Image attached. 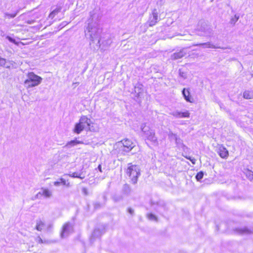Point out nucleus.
<instances>
[{
  "mask_svg": "<svg viewBox=\"0 0 253 253\" xmlns=\"http://www.w3.org/2000/svg\"><path fill=\"white\" fill-rule=\"evenodd\" d=\"M51 196L52 192L49 190L42 188L35 196V199H41L42 196H44L45 198H50Z\"/></svg>",
  "mask_w": 253,
  "mask_h": 253,
  "instance_id": "obj_9",
  "label": "nucleus"
},
{
  "mask_svg": "<svg viewBox=\"0 0 253 253\" xmlns=\"http://www.w3.org/2000/svg\"><path fill=\"white\" fill-rule=\"evenodd\" d=\"M170 114L176 118H181V112H180L178 111H175L171 112L170 113Z\"/></svg>",
  "mask_w": 253,
  "mask_h": 253,
  "instance_id": "obj_29",
  "label": "nucleus"
},
{
  "mask_svg": "<svg viewBox=\"0 0 253 253\" xmlns=\"http://www.w3.org/2000/svg\"><path fill=\"white\" fill-rule=\"evenodd\" d=\"M66 24H67V23H66V22H63V23H62V25L63 26H64L66 25Z\"/></svg>",
  "mask_w": 253,
  "mask_h": 253,
  "instance_id": "obj_47",
  "label": "nucleus"
},
{
  "mask_svg": "<svg viewBox=\"0 0 253 253\" xmlns=\"http://www.w3.org/2000/svg\"><path fill=\"white\" fill-rule=\"evenodd\" d=\"M104 233L103 230H101L99 228H95L90 238V242L91 243L93 242L94 240L96 238H98L101 237V236Z\"/></svg>",
  "mask_w": 253,
  "mask_h": 253,
  "instance_id": "obj_14",
  "label": "nucleus"
},
{
  "mask_svg": "<svg viewBox=\"0 0 253 253\" xmlns=\"http://www.w3.org/2000/svg\"><path fill=\"white\" fill-rule=\"evenodd\" d=\"M200 27L198 30L204 33L203 35L211 37L213 35V31L211 25L205 21H200Z\"/></svg>",
  "mask_w": 253,
  "mask_h": 253,
  "instance_id": "obj_7",
  "label": "nucleus"
},
{
  "mask_svg": "<svg viewBox=\"0 0 253 253\" xmlns=\"http://www.w3.org/2000/svg\"><path fill=\"white\" fill-rule=\"evenodd\" d=\"M97 169H98V170H99L100 172H102V168H101V165H99V166H98Z\"/></svg>",
  "mask_w": 253,
  "mask_h": 253,
  "instance_id": "obj_45",
  "label": "nucleus"
},
{
  "mask_svg": "<svg viewBox=\"0 0 253 253\" xmlns=\"http://www.w3.org/2000/svg\"><path fill=\"white\" fill-rule=\"evenodd\" d=\"M189 90V88H184L182 90V94L184 98L187 102L193 103L194 102V99L190 95Z\"/></svg>",
  "mask_w": 253,
  "mask_h": 253,
  "instance_id": "obj_12",
  "label": "nucleus"
},
{
  "mask_svg": "<svg viewBox=\"0 0 253 253\" xmlns=\"http://www.w3.org/2000/svg\"><path fill=\"white\" fill-rule=\"evenodd\" d=\"M131 192V189L130 187L128 184L124 185L122 188V193L124 195L126 196H128L130 195Z\"/></svg>",
  "mask_w": 253,
  "mask_h": 253,
  "instance_id": "obj_20",
  "label": "nucleus"
},
{
  "mask_svg": "<svg viewBox=\"0 0 253 253\" xmlns=\"http://www.w3.org/2000/svg\"><path fill=\"white\" fill-rule=\"evenodd\" d=\"M61 10V7L59 6L57 8H56L54 10H53L52 11L53 12V13L57 14L59 12H60Z\"/></svg>",
  "mask_w": 253,
  "mask_h": 253,
  "instance_id": "obj_37",
  "label": "nucleus"
},
{
  "mask_svg": "<svg viewBox=\"0 0 253 253\" xmlns=\"http://www.w3.org/2000/svg\"><path fill=\"white\" fill-rule=\"evenodd\" d=\"M158 21V13L156 9H154L152 12V16L149 17L148 21L149 26H153Z\"/></svg>",
  "mask_w": 253,
  "mask_h": 253,
  "instance_id": "obj_11",
  "label": "nucleus"
},
{
  "mask_svg": "<svg viewBox=\"0 0 253 253\" xmlns=\"http://www.w3.org/2000/svg\"><path fill=\"white\" fill-rule=\"evenodd\" d=\"M84 129H85L79 122L76 123L73 129V132L76 134H80Z\"/></svg>",
  "mask_w": 253,
  "mask_h": 253,
  "instance_id": "obj_19",
  "label": "nucleus"
},
{
  "mask_svg": "<svg viewBox=\"0 0 253 253\" xmlns=\"http://www.w3.org/2000/svg\"><path fill=\"white\" fill-rule=\"evenodd\" d=\"M237 230L241 234H249L252 233V231L251 230H249L246 227L243 228H239L237 229Z\"/></svg>",
  "mask_w": 253,
  "mask_h": 253,
  "instance_id": "obj_25",
  "label": "nucleus"
},
{
  "mask_svg": "<svg viewBox=\"0 0 253 253\" xmlns=\"http://www.w3.org/2000/svg\"><path fill=\"white\" fill-rule=\"evenodd\" d=\"M120 146V151L123 155L131 151L135 146L134 144L128 139H125L118 143Z\"/></svg>",
  "mask_w": 253,
  "mask_h": 253,
  "instance_id": "obj_5",
  "label": "nucleus"
},
{
  "mask_svg": "<svg viewBox=\"0 0 253 253\" xmlns=\"http://www.w3.org/2000/svg\"><path fill=\"white\" fill-rule=\"evenodd\" d=\"M186 54L185 51L182 49L178 52L173 53L171 56V59L172 60H177L181 58Z\"/></svg>",
  "mask_w": 253,
  "mask_h": 253,
  "instance_id": "obj_16",
  "label": "nucleus"
},
{
  "mask_svg": "<svg viewBox=\"0 0 253 253\" xmlns=\"http://www.w3.org/2000/svg\"><path fill=\"white\" fill-rule=\"evenodd\" d=\"M243 97L246 99H250L253 98V90H245L243 93Z\"/></svg>",
  "mask_w": 253,
  "mask_h": 253,
  "instance_id": "obj_23",
  "label": "nucleus"
},
{
  "mask_svg": "<svg viewBox=\"0 0 253 253\" xmlns=\"http://www.w3.org/2000/svg\"><path fill=\"white\" fill-rule=\"evenodd\" d=\"M101 207V205L98 202H96L94 204V209H99Z\"/></svg>",
  "mask_w": 253,
  "mask_h": 253,
  "instance_id": "obj_39",
  "label": "nucleus"
},
{
  "mask_svg": "<svg viewBox=\"0 0 253 253\" xmlns=\"http://www.w3.org/2000/svg\"><path fill=\"white\" fill-rule=\"evenodd\" d=\"M252 76L253 77V74L252 75Z\"/></svg>",
  "mask_w": 253,
  "mask_h": 253,
  "instance_id": "obj_49",
  "label": "nucleus"
},
{
  "mask_svg": "<svg viewBox=\"0 0 253 253\" xmlns=\"http://www.w3.org/2000/svg\"><path fill=\"white\" fill-rule=\"evenodd\" d=\"M128 212L131 214H133V212H134V211L133 209H132L131 208H129L128 209Z\"/></svg>",
  "mask_w": 253,
  "mask_h": 253,
  "instance_id": "obj_43",
  "label": "nucleus"
},
{
  "mask_svg": "<svg viewBox=\"0 0 253 253\" xmlns=\"http://www.w3.org/2000/svg\"><path fill=\"white\" fill-rule=\"evenodd\" d=\"M82 193L85 195L86 196L88 195V190L87 188L84 187L82 189Z\"/></svg>",
  "mask_w": 253,
  "mask_h": 253,
  "instance_id": "obj_38",
  "label": "nucleus"
},
{
  "mask_svg": "<svg viewBox=\"0 0 253 253\" xmlns=\"http://www.w3.org/2000/svg\"><path fill=\"white\" fill-rule=\"evenodd\" d=\"M126 169V174L129 176L133 184H136L138 180V177L140 175V169L139 167L136 165H132L131 163L128 164Z\"/></svg>",
  "mask_w": 253,
  "mask_h": 253,
  "instance_id": "obj_2",
  "label": "nucleus"
},
{
  "mask_svg": "<svg viewBox=\"0 0 253 253\" xmlns=\"http://www.w3.org/2000/svg\"><path fill=\"white\" fill-rule=\"evenodd\" d=\"M141 131L143 132L144 135L147 138V140L151 141L154 145H158V142L157 137L155 135L154 130L146 126V124L143 123L141 126Z\"/></svg>",
  "mask_w": 253,
  "mask_h": 253,
  "instance_id": "obj_4",
  "label": "nucleus"
},
{
  "mask_svg": "<svg viewBox=\"0 0 253 253\" xmlns=\"http://www.w3.org/2000/svg\"><path fill=\"white\" fill-rule=\"evenodd\" d=\"M101 40L99 39L98 40V44L100 46L101 45H102V49L103 50H105L107 48L110 46L111 44L112 43V40L111 38L108 37L106 40L102 41V43H100Z\"/></svg>",
  "mask_w": 253,
  "mask_h": 253,
  "instance_id": "obj_13",
  "label": "nucleus"
},
{
  "mask_svg": "<svg viewBox=\"0 0 253 253\" xmlns=\"http://www.w3.org/2000/svg\"><path fill=\"white\" fill-rule=\"evenodd\" d=\"M79 123L84 127L85 129H89L90 125L92 124L91 120L86 116H81Z\"/></svg>",
  "mask_w": 253,
  "mask_h": 253,
  "instance_id": "obj_10",
  "label": "nucleus"
},
{
  "mask_svg": "<svg viewBox=\"0 0 253 253\" xmlns=\"http://www.w3.org/2000/svg\"><path fill=\"white\" fill-rule=\"evenodd\" d=\"M36 241L39 243H43V241L42 240V239L40 237H38L37 238V240Z\"/></svg>",
  "mask_w": 253,
  "mask_h": 253,
  "instance_id": "obj_41",
  "label": "nucleus"
},
{
  "mask_svg": "<svg viewBox=\"0 0 253 253\" xmlns=\"http://www.w3.org/2000/svg\"><path fill=\"white\" fill-rule=\"evenodd\" d=\"M6 63V61L4 58L0 57V66H4Z\"/></svg>",
  "mask_w": 253,
  "mask_h": 253,
  "instance_id": "obj_36",
  "label": "nucleus"
},
{
  "mask_svg": "<svg viewBox=\"0 0 253 253\" xmlns=\"http://www.w3.org/2000/svg\"><path fill=\"white\" fill-rule=\"evenodd\" d=\"M84 142L82 141L78 140L77 139L69 141L64 146V148H70L74 146H76L79 144H83Z\"/></svg>",
  "mask_w": 253,
  "mask_h": 253,
  "instance_id": "obj_17",
  "label": "nucleus"
},
{
  "mask_svg": "<svg viewBox=\"0 0 253 253\" xmlns=\"http://www.w3.org/2000/svg\"><path fill=\"white\" fill-rule=\"evenodd\" d=\"M60 184V181H55L54 182V185L56 186H58Z\"/></svg>",
  "mask_w": 253,
  "mask_h": 253,
  "instance_id": "obj_44",
  "label": "nucleus"
},
{
  "mask_svg": "<svg viewBox=\"0 0 253 253\" xmlns=\"http://www.w3.org/2000/svg\"><path fill=\"white\" fill-rule=\"evenodd\" d=\"M60 183H62L63 185H66V180L63 178H60Z\"/></svg>",
  "mask_w": 253,
  "mask_h": 253,
  "instance_id": "obj_40",
  "label": "nucleus"
},
{
  "mask_svg": "<svg viewBox=\"0 0 253 253\" xmlns=\"http://www.w3.org/2000/svg\"><path fill=\"white\" fill-rule=\"evenodd\" d=\"M6 39L7 40H8L10 42H11L12 43H13L15 44H16V45L18 44V42H17L14 39L12 38V37H10L9 36H7L6 37Z\"/></svg>",
  "mask_w": 253,
  "mask_h": 253,
  "instance_id": "obj_34",
  "label": "nucleus"
},
{
  "mask_svg": "<svg viewBox=\"0 0 253 253\" xmlns=\"http://www.w3.org/2000/svg\"><path fill=\"white\" fill-rule=\"evenodd\" d=\"M27 79L24 81V84L27 88H31L40 84L42 79L35 74L33 72H29L27 74Z\"/></svg>",
  "mask_w": 253,
  "mask_h": 253,
  "instance_id": "obj_3",
  "label": "nucleus"
},
{
  "mask_svg": "<svg viewBox=\"0 0 253 253\" xmlns=\"http://www.w3.org/2000/svg\"><path fill=\"white\" fill-rule=\"evenodd\" d=\"M34 20H28L27 21V23L30 24H33V23H34Z\"/></svg>",
  "mask_w": 253,
  "mask_h": 253,
  "instance_id": "obj_46",
  "label": "nucleus"
},
{
  "mask_svg": "<svg viewBox=\"0 0 253 253\" xmlns=\"http://www.w3.org/2000/svg\"><path fill=\"white\" fill-rule=\"evenodd\" d=\"M69 176L72 177L79 178L81 179H83L84 178V177H85V175L83 173V171H81L80 172H75L72 173V174H70Z\"/></svg>",
  "mask_w": 253,
  "mask_h": 253,
  "instance_id": "obj_22",
  "label": "nucleus"
},
{
  "mask_svg": "<svg viewBox=\"0 0 253 253\" xmlns=\"http://www.w3.org/2000/svg\"><path fill=\"white\" fill-rule=\"evenodd\" d=\"M181 118H190V113L188 111H185V112H181Z\"/></svg>",
  "mask_w": 253,
  "mask_h": 253,
  "instance_id": "obj_31",
  "label": "nucleus"
},
{
  "mask_svg": "<svg viewBox=\"0 0 253 253\" xmlns=\"http://www.w3.org/2000/svg\"><path fill=\"white\" fill-rule=\"evenodd\" d=\"M190 161L192 162V163L193 164H195V162H194V161L193 160H191V159H190Z\"/></svg>",
  "mask_w": 253,
  "mask_h": 253,
  "instance_id": "obj_48",
  "label": "nucleus"
},
{
  "mask_svg": "<svg viewBox=\"0 0 253 253\" xmlns=\"http://www.w3.org/2000/svg\"><path fill=\"white\" fill-rule=\"evenodd\" d=\"M169 138L170 141L174 140L176 143L179 142L180 139L178 138L176 134L173 133L172 131H170L168 134Z\"/></svg>",
  "mask_w": 253,
  "mask_h": 253,
  "instance_id": "obj_21",
  "label": "nucleus"
},
{
  "mask_svg": "<svg viewBox=\"0 0 253 253\" xmlns=\"http://www.w3.org/2000/svg\"><path fill=\"white\" fill-rule=\"evenodd\" d=\"M123 198L124 197L122 194H115L112 197L113 201L116 202L122 201L123 200Z\"/></svg>",
  "mask_w": 253,
  "mask_h": 253,
  "instance_id": "obj_26",
  "label": "nucleus"
},
{
  "mask_svg": "<svg viewBox=\"0 0 253 253\" xmlns=\"http://www.w3.org/2000/svg\"><path fill=\"white\" fill-rule=\"evenodd\" d=\"M73 223L69 222L66 223L63 226L62 230L61 233V237L62 238H66L71 233L73 232Z\"/></svg>",
  "mask_w": 253,
  "mask_h": 253,
  "instance_id": "obj_8",
  "label": "nucleus"
},
{
  "mask_svg": "<svg viewBox=\"0 0 253 253\" xmlns=\"http://www.w3.org/2000/svg\"><path fill=\"white\" fill-rule=\"evenodd\" d=\"M218 153L222 158H226L228 156V151L225 147L220 146L218 148Z\"/></svg>",
  "mask_w": 253,
  "mask_h": 253,
  "instance_id": "obj_15",
  "label": "nucleus"
},
{
  "mask_svg": "<svg viewBox=\"0 0 253 253\" xmlns=\"http://www.w3.org/2000/svg\"><path fill=\"white\" fill-rule=\"evenodd\" d=\"M194 46H201L203 48H220V47H217L215 45L211 43L210 42L202 43H197L194 44Z\"/></svg>",
  "mask_w": 253,
  "mask_h": 253,
  "instance_id": "obj_18",
  "label": "nucleus"
},
{
  "mask_svg": "<svg viewBox=\"0 0 253 253\" xmlns=\"http://www.w3.org/2000/svg\"><path fill=\"white\" fill-rule=\"evenodd\" d=\"M247 176L251 181L253 180V172L252 171H248L247 173Z\"/></svg>",
  "mask_w": 253,
  "mask_h": 253,
  "instance_id": "obj_35",
  "label": "nucleus"
},
{
  "mask_svg": "<svg viewBox=\"0 0 253 253\" xmlns=\"http://www.w3.org/2000/svg\"><path fill=\"white\" fill-rule=\"evenodd\" d=\"M204 176V172L202 171H201L197 173L196 175V179L198 181H200L203 178Z\"/></svg>",
  "mask_w": 253,
  "mask_h": 253,
  "instance_id": "obj_30",
  "label": "nucleus"
},
{
  "mask_svg": "<svg viewBox=\"0 0 253 253\" xmlns=\"http://www.w3.org/2000/svg\"><path fill=\"white\" fill-rule=\"evenodd\" d=\"M147 217L150 220H154V221H158L157 217L155 215H154V214H153L152 213L147 214Z\"/></svg>",
  "mask_w": 253,
  "mask_h": 253,
  "instance_id": "obj_28",
  "label": "nucleus"
},
{
  "mask_svg": "<svg viewBox=\"0 0 253 253\" xmlns=\"http://www.w3.org/2000/svg\"><path fill=\"white\" fill-rule=\"evenodd\" d=\"M55 15H56V14H54V13H53V11H52V12L50 13V14H49V18H51V19H53V18H54V17L55 16Z\"/></svg>",
  "mask_w": 253,
  "mask_h": 253,
  "instance_id": "obj_42",
  "label": "nucleus"
},
{
  "mask_svg": "<svg viewBox=\"0 0 253 253\" xmlns=\"http://www.w3.org/2000/svg\"><path fill=\"white\" fill-rule=\"evenodd\" d=\"M18 12H19V11L18 10V11H17V12H16L14 13L10 14V13H5L4 14H5V16L7 17L8 18H12L15 17L17 15Z\"/></svg>",
  "mask_w": 253,
  "mask_h": 253,
  "instance_id": "obj_33",
  "label": "nucleus"
},
{
  "mask_svg": "<svg viewBox=\"0 0 253 253\" xmlns=\"http://www.w3.org/2000/svg\"><path fill=\"white\" fill-rule=\"evenodd\" d=\"M239 18V16L237 14H235L234 17L231 18L230 20V23L233 24H235L236 22L238 20Z\"/></svg>",
  "mask_w": 253,
  "mask_h": 253,
  "instance_id": "obj_32",
  "label": "nucleus"
},
{
  "mask_svg": "<svg viewBox=\"0 0 253 253\" xmlns=\"http://www.w3.org/2000/svg\"><path fill=\"white\" fill-rule=\"evenodd\" d=\"M45 227L44 223L41 220H37V225L36 229L38 231H42V229Z\"/></svg>",
  "mask_w": 253,
  "mask_h": 253,
  "instance_id": "obj_24",
  "label": "nucleus"
},
{
  "mask_svg": "<svg viewBox=\"0 0 253 253\" xmlns=\"http://www.w3.org/2000/svg\"><path fill=\"white\" fill-rule=\"evenodd\" d=\"M179 76L183 80H185L187 78V72L184 71L182 69H179L178 70Z\"/></svg>",
  "mask_w": 253,
  "mask_h": 253,
  "instance_id": "obj_27",
  "label": "nucleus"
},
{
  "mask_svg": "<svg viewBox=\"0 0 253 253\" xmlns=\"http://www.w3.org/2000/svg\"><path fill=\"white\" fill-rule=\"evenodd\" d=\"M152 207L158 212L161 214H163L165 212H167L169 208L166 204L163 201H159L156 203L151 202Z\"/></svg>",
  "mask_w": 253,
  "mask_h": 253,
  "instance_id": "obj_6",
  "label": "nucleus"
},
{
  "mask_svg": "<svg viewBox=\"0 0 253 253\" xmlns=\"http://www.w3.org/2000/svg\"><path fill=\"white\" fill-rule=\"evenodd\" d=\"M87 26L84 30L85 35L92 42L98 39L101 32L98 24V16L90 12V18L88 20Z\"/></svg>",
  "mask_w": 253,
  "mask_h": 253,
  "instance_id": "obj_1",
  "label": "nucleus"
}]
</instances>
